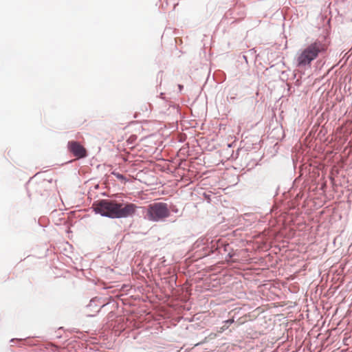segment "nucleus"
Returning a JSON list of instances; mask_svg holds the SVG:
<instances>
[{"label": "nucleus", "mask_w": 352, "mask_h": 352, "mask_svg": "<svg viewBox=\"0 0 352 352\" xmlns=\"http://www.w3.org/2000/svg\"><path fill=\"white\" fill-rule=\"evenodd\" d=\"M96 213L110 218H126L133 215L138 206L133 203H118L115 200L102 199L94 204Z\"/></svg>", "instance_id": "f257e3e1"}, {"label": "nucleus", "mask_w": 352, "mask_h": 352, "mask_svg": "<svg viewBox=\"0 0 352 352\" xmlns=\"http://www.w3.org/2000/svg\"><path fill=\"white\" fill-rule=\"evenodd\" d=\"M327 45L322 41H316L307 45L298 54L296 60L298 66L309 65L315 60L320 53L324 52Z\"/></svg>", "instance_id": "f03ea898"}, {"label": "nucleus", "mask_w": 352, "mask_h": 352, "mask_svg": "<svg viewBox=\"0 0 352 352\" xmlns=\"http://www.w3.org/2000/svg\"><path fill=\"white\" fill-rule=\"evenodd\" d=\"M169 215L170 210L166 203H153L147 207L146 216L150 221H159L168 217Z\"/></svg>", "instance_id": "7ed1b4c3"}, {"label": "nucleus", "mask_w": 352, "mask_h": 352, "mask_svg": "<svg viewBox=\"0 0 352 352\" xmlns=\"http://www.w3.org/2000/svg\"><path fill=\"white\" fill-rule=\"evenodd\" d=\"M67 148L77 159L83 158L87 156L86 148L76 141L68 142Z\"/></svg>", "instance_id": "20e7f679"}, {"label": "nucleus", "mask_w": 352, "mask_h": 352, "mask_svg": "<svg viewBox=\"0 0 352 352\" xmlns=\"http://www.w3.org/2000/svg\"><path fill=\"white\" fill-rule=\"evenodd\" d=\"M152 110V105L150 103L145 102L140 105V111L137 112L135 114V117L137 116L138 113L139 114H144V115H148Z\"/></svg>", "instance_id": "39448f33"}, {"label": "nucleus", "mask_w": 352, "mask_h": 352, "mask_svg": "<svg viewBox=\"0 0 352 352\" xmlns=\"http://www.w3.org/2000/svg\"><path fill=\"white\" fill-rule=\"evenodd\" d=\"M164 282L162 284H168L170 285H173L176 284L177 277L175 275H170L167 278H164Z\"/></svg>", "instance_id": "423d86ee"}, {"label": "nucleus", "mask_w": 352, "mask_h": 352, "mask_svg": "<svg viewBox=\"0 0 352 352\" xmlns=\"http://www.w3.org/2000/svg\"><path fill=\"white\" fill-rule=\"evenodd\" d=\"M232 322H233V320H228L225 321V324L223 327H221V330H223L226 328H228V326L227 324L228 323H232Z\"/></svg>", "instance_id": "0eeeda50"}, {"label": "nucleus", "mask_w": 352, "mask_h": 352, "mask_svg": "<svg viewBox=\"0 0 352 352\" xmlns=\"http://www.w3.org/2000/svg\"><path fill=\"white\" fill-rule=\"evenodd\" d=\"M116 177L117 178H118L119 179H124V176L122 175H120V174H116Z\"/></svg>", "instance_id": "6e6552de"}, {"label": "nucleus", "mask_w": 352, "mask_h": 352, "mask_svg": "<svg viewBox=\"0 0 352 352\" xmlns=\"http://www.w3.org/2000/svg\"><path fill=\"white\" fill-rule=\"evenodd\" d=\"M208 201H209V202L212 201V199H211V198H210V197H208Z\"/></svg>", "instance_id": "1a4fd4ad"}, {"label": "nucleus", "mask_w": 352, "mask_h": 352, "mask_svg": "<svg viewBox=\"0 0 352 352\" xmlns=\"http://www.w3.org/2000/svg\"><path fill=\"white\" fill-rule=\"evenodd\" d=\"M179 87L180 89H182L183 86L182 85H179Z\"/></svg>", "instance_id": "9d476101"}]
</instances>
